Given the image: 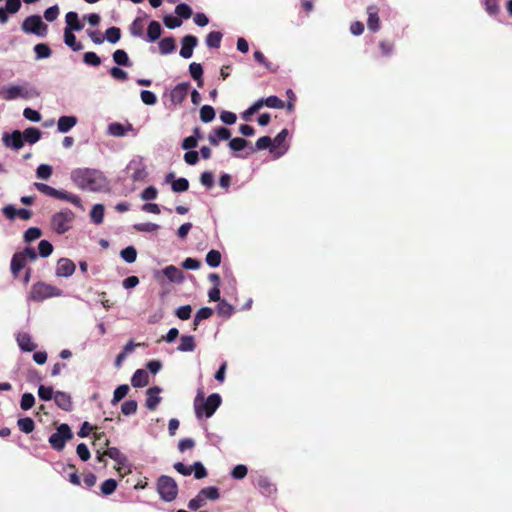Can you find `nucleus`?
<instances>
[{"mask_svg": "<svg viewBox=\"0 0 512 512\" xmlns=\"http://www.w3.org/2000/svg\"><path fill=\"white\" fill-rule=\"evenodd\" d=\"M71 181L76 187L89 192H102L108 189L104 173L93 168H77L71 172Z\"/></svg>", "mask_w": 512, "mask_h": 512, "instance_id": "1", "label": "nucleus"}, {"mask_svg": "<svg viewBox=\"0 0 512 512\" xmlns=\"http://www.w3.org/2000/svg\"><path fill=\"white\" fill-rule=\"evenodd\" d=\"M40 95L38 90L28 85H11L2 88L0 96L7 101H12L17 98H23L26 100L36 98Z\"/></svg>", "mask_w": 512, "mask_h": 512, "instance_id": "2", "label": "nucleus"}, {"mask_svg": "<svg viewBox=\"0 0 512 512\" xmlns=\"http://www.w3.org/2000/svg\"><path fill=\"white\" fill-rule=\"evenodd\" d=\"M156 490L164 502H172L178 496V484L170 476L161 475L156 482Z\"/></svg>", "mask_w": 512, "mask_h": 512, "instance_id": "3", "label": "nucleus"}, {"mask_svg": "<svg viewBox=\"0 0 512 512\" xmlns=\"http://www.w3.org/2000/svg\"><path fill=\"white\" fill-rule=\"evenodd\" d=\"M63 294L62 290L45 282L35 283L30 291L29 298L33 301H43L51 297H59Z\"/></svg>", "mask_w": 512, "mask_h": 512, "instance_id": "4", "label": "nucleus"}, {"mask_svg": "<svg viewBox=\"0 0 512 512\" xmlns=\"http://www.w3.org/2000/svg\"><path fill=\"white\" fill-rule=\"evenodd\" d=\"M72 438L73 432L70 426L66 423H62L56 428V431L50 435L48 442L54 450L62 451L65 448L66 442Z\"/></svg>", "mask_w": 512, "mask_h": 512, "instance_id": "5", "label": "nucleus"}, {"mask_svg": "<svg viewBox=\"0 0 512 512\" xmlns=\"http://www.w3.org/2000/svg\"><path fill=\"white\" fill-rule=\"evenodd\" d=\"M222 399L218 393H213L207 397L205 401L198 403V398L195 400V413L198 418L204 413L206 418H210L218 407L221 405Z\"/></svg>", "mask_w": 512, "mask_h": 512, "instance_id": "6", "label": "nucleus"}, {"mask_svg": "<svg viewBox=\"0 0 512 512\" xmlns=\"http://www.w3.org/2000/svg\"><path fill=\"white\" fill-rule=\"evenodd\" d=\"M21 29L27 34H33L41 38L45 37L48 32V26L36 14L26 17L22 22Z\"/></svg>", "mask_w": 512, "mask_h": 512, "instance_id": "7", "label": "nucleus"}, {"mask_svg": "<svg viewBox=\"0 0 512 512\" xmlns=\"http://www.w3.org/2000/svg\"><path fill=\"white\" fill-rule=\"evenodd\" d=\"M73 219L74 213L69 209H64L52 216L51 227L57 234L62 235L72 227Z\"/></svg>", "mask_w": 512, "mask_h": 512, "instance_id": "8", "label": "nucleus"}, {"mask_svg": "<svg viewBox=\"0 0 512 512\" xmlns=\"http://www.w3.org/2000/svg\"><path fill=\"white\" fill-rule=\"evenodd\" d=\"M190 87V82H181L174 86L169 94L171 103L175 106L182 104L189 93Z\"/></svg>", "mask_w": 512, "mask_h": 512, "instance_id": "9", "label": "nucleus"}, {"mask_svg": "<svg viewBox=\"0 0 512 512\" xmlns=\"http://www.w3.org/2000/svg\"><path fill=\"white\" fill-rule=\"evenodd\" d=\"M127 170L132 171L133 181H142L147 177L146 166L142 158L132 159L127 165Z\"/></svg>", "mask_w": 512, "mask_h": 512, "instance_id": "10", "label": "nucleus"}, {"mask_svg": "<svg viewBox=\"0 0 512 512\" xmlns=\"http://www.w3.org/2000/svg\"><path fill=\"white\" fill-rule=\"evenodd\" d=\"M2 141L6 147L13 150H19L24 146V138L19 130H14L12 133H4Z\"/></svg>", "mask_w": 512, "mask_h": 512, "instance_id": "11", "label": "nucleus"}, {"mask_svg": "<svg viewBox=\"0 0 512 512\" xmlns=\"http://www.w3.org/2000/svg\"><path fill=\"white\" fill-rule=\"evenodd\" d=\"M198 44V39L194 35H186L181 40L180 56L184 59H189L193 55V50Z\"/></svg>", "mask_w": 512, "mask_h": 512, "instance_id": "12", "label": "nucleus"}, {"mask_svg": "<svg viewBox=\"0 0 512 512\" xmlns=\"http://www.w3.org/2000/svg\"><path fill=\"white\" fill-rule=\"evenodd\" d=\"M76 265L68 258H60L57 262L55 274L58 277L68 278L75 272Z\"/></svg>", "mask_w": 512, "mask_h": 512, "instance_id": "13", "label": "nucleus"}, {"mask_svg": "<svg viewBox=\"0 0 512 512\" xmlns=\"http://www.w3.org/2000/svg\"><path fill=\"white\" fill-rule=\"evenodd\" d=\"M134 131V127L131 123L122 124L112 122L107 126V134L113 137H124L128 132Z\"/></svg>", "mask_w": 512, "mask_h": 512, "instance_id": "14", "label": "nucleus"}, {"mask_svg": "<svg viewBox=\"0 0 512 512\" xmlns=\"http://www.w3.org/2000/svg\"><path fill=\"white\" fill-rule=\"evenodd\" d=\"M231 138V131L226 127H218L208 134V141L211 145L217 146L220 141H226Z\"/></svg>", "mask_w": 512, "mask_h": 512, "instance_id": "15", "label": "nucleus"}, {"mask_svg": "<svg viewBox=\"0 0 512 512\" xmlns=\"http://www.w3.org/2000/svg\"><path fill=\"white\" fill-rule=\"evenodd\" d=\"M162 392V388L159 386H153L147 389V399L145 402V406L148 410H155L158 404L161 402L162 398L159 394Z\"/></svg>", "mask_w": 512, "mask_h": 512, "instance_id": "16", "label": "nucleus"}, {"mask_svg": "<svg viewBox=\"0 0 512 512\" xmlns=\"http://www.w3.org/2000/svg\"><path fill=\"white\" fill-rule=\"evenodd\" d=\"M53 399L57 407H59L60 409L67 412L73 410L72 398L69 393L64 391H56Z\"/></svg>", "mask_w": 512, "mask_h": 512, "instance_id": "17", "label": "nucleus"}, {"mask_svg": "<svg viewBox=\"0 0 512 512\" xmlns=\"http://www.w3.org/2000/svg\"><path fill=\"white\" fill-rule=\"evenodd\" d=\"M16 341L21 351L32 352L36 349L37 345L32 341V337L27 332H18Z\"/></svg>", "mask_w": 512, "mask_h": 512, "instance_id": "18", "label": "nucleus"}, {"mask_svg": "<svg viewBox=\"0 0 512 512\" xmlns=\"http://www.w3.org/2000/svg\"><path fill=\"white\" fill-rule=\"evenodd\" d=\"M379 9L375 5H370L367 7V26L368 29L372 32H377L380 29V20L378 16Z\"/></svg>", "mask_w": 512, "mask_h": 512, "instance_id": "19", "label": "nucleus"}, {"mask_svg": "<svg viewBox=\"0 0 512 512\" xmlns=\"http://www.w3.org/2000/svg\"><path fill=\"white\" fill-rule=\"evenodd\" d=\"M255 485L264 495H270L276 491V486L272 483L269 477L264 475L257 477Z\"/></svg>", "mask_w": 512, "mask_h": 512, "instance_id": "20", "label": "nucleus"}, {"mask_svg": "<svg viewBox=\"0 0 512 512\" xmlns=\"http://www.w3.org/2000/svg\"><path fill=\"white\" fill-rule=\"evenodd\" d=\"M77 122L78 119L76 116H61L57 122V129L60 133H67L77 124Z\"/></svg>", "mask_w": 512, "mask_h": 512, "instance_id": "21", "label": "nucleus"}, {"mask_svg": "<svg viewBox=\"0 0 512 512\" xmlns=\"http://www.w3.org/2000/svg\"><path fill=\"white\" fill-rule=\"evenodd\" d=\"M66 27L70 31H81L84 27L83 23L79 20L77 12L70 11L65 16Z\"/></svg>", "mask_w": 512, "mask_h": 512, "instance_id": "22", "label": "nucleus"}, {"mask_svg": "<svg viewBox=\"0 0 512 512\" xmlns=\"http://www.w3.org/2000/svg\"><path fill=\"white\" fill-rule=\"evenodd\" d=\"M27 261L20 252H16L11 259L10 269L12 275L17 278L19 272L25 267Z\"/></svg>", "mask_w": 512, "mask_h": 512, "instance_id": "23", "label": "nucleus"}, {"mask_svg": "<svg viewBox=\"0 0 512 512\" xmlns=\"http://www.w3.org/2000/svg\"><path fill=\"white\" fill-rule=\"evenodd\" d=\"M162 273L171 281L174 283H181L184 279L183 272L181 269L174 265L166 266Z\"/></svg>", "mask_w": 512, "mask_h": 512, "instance_id": "24", "label": "nucleus"}, {"mask_svg": "<svg viewBox=\"0 0 512 512\" xmlns=\"http://www.w3.org/2000/svg\"><path fill=\"white\" fill-rule=\"evenodd\" d=\"M54 198L68 201V202L72 203L74 206H76L80 209H84L83 205H82L81 198L79 196H77L73 193L67 192L65 190L57 189V193L55 194Z\"/></svg>", "mask_w": 512, "mask_h": 512, "instance_id": "25", "label": "nucleus"}, {"mask_svg": "<svg viewBox=\"0 0 512 512\" xmlns=\"http://www.w3.org/2000/svg\"><path fill=\"white\" fill-rule=\"evenodd\" d=\"M149 382V375L146 370L144 369H137L132 378H131V384L135 388H141L148 384Z\"/></svg>", "mask_w": 512, "mask_h": 512, "instance_id": "26", "label": "nucleus"}, {"mask_svg": "<svg viewBox=\"0 0 512 512\" xmlns=\"http://www.w3.org/2000/svg\"><path fill=\"white\" fill-rule=\"evenodd\" d=\"M64 43L75 52L83 49L82 43L77 41L76 36L70 29H64Z\"/></svg>", "mask_w": 512, "mask_h": 512, "instance_id": "27", "label": "nucleus"}, {"mask_svg": "<svg viewBox=\"0 0 512 512\" xmlns=\"http://www.w3.org/2000/svg\"><path fill=\"white\" fill-rule=\"evenodd\" d=\"M162 28L158 21L152 20L147 29V38L148 42H155L161 36Z\"/></svg>", "mask_w": 512, "mask_h": 512, "instance_id": "28", "label": "nucleus"}, {"mask_svg": "<svg viewBox=\"0 0 512 512\" xmlns=\"http://www.w3.org/2000/svg\"><path fill=\"white\" fill-rule=\"evenodd\" d=\"M196 348L195 338L192 335H182L177 350L180 352H193Z\"/></svg>", "mask_w": 512, "mask_h": 512, "instance_id": "29", "label": "nucleus"}, {"mask_svg": "<svg viewBox=\"0 0 512 512\" xmlns=\"http://www.w3.org/2000/svg\"><path fill=\"white\" fill-rule=\"evenodd\" d=\"M189 73L191 77L197 81V86L202 87L203 86V67L200 63L192 62L189 65Z\"/></svg>", "mask_w": 512, "mask_h": 512, "instance_id": "30", "label": "nucleus"}, {"mask_svg": "<svg viewBox=\"0 0 512 512\" xmlns=\"http://www.w3.org/2000/svg\"><path fill=\"white\" fill-rule=\"evenodd\" d=\"M176 48L175 40L173 37H165L159 41V50L162 55L172 53Z\"/></svg>", "mask_w": 512, "mask_h": 512, "instance_id": "31", "label": "nucleus"}, {"mask_svg": "<svg viewBox=\"0 0 512 512\" xmlns=\"http://www.w3.org/2000/svg\"><path fill=\"white\" fill-rule=\"evenodd\" d=\"M24 142L34 144L41 138V131L36 127H29L22 132Z\"/></svg>", "mask_w": 512, "mask_h": 512, "instance_id": "32", "label": "nucleus"}, {"mask_svg": "<svg viewBox=\"0 0 512 512\" xmlns=\"http://www.w3.org/2000/svg\"><path fill=\"white\" fill-rule=\"evenodd\" d=\"M267 148H269L270 152L273 153L275 150V145H273L272 139L269 136H262L256 141L254 148H252V152L264 150Z\"/></svg>", "mask_w": 512, "mask_h": 512, "instance_id": "33", "label": "nucleus"}, {"mask_svg": "<svg viewBox=\"0 0 512 512\" xmlns=\"http://www.w3.org/2000/svg\"><path fill=\"white\" fill-rule=\"evenodd\" d=\"M112 57L113 61L119 66L130 67L132 65L127 52L123 49L114 51Z\"/></svg>", "mask_w": 512, "mask_h": 512, "instance_id": "34", "label": "nucleus"}, {"mask_svg": "<svg viewBox=\"0 0 512 512\" xmlns=\"http://www.w3.org/2000/svg\"><path fill=\"white\" fill-rule=\"evenodd\" d=\"M105 455L121 465L127 462V457L116 447L108 448Z\"/></svg>", "mask_w": 512, "mask_h": 512, "instance_id": "35", "label": "nucleus"}, {"mask_svg": "<svg viewBox=\"0 0 512 512\" xmlns=\"http://www.w3.org/2000/svg\"><path fill=\"white\" fill-rule=\"evenodd\" d=\"M104 205L103 204H95L92 209H91V212H90V217H91V221L96 224V225H99L103 222V218H104Z\"/></svg>", "mask_w": 512, "mask_h": 512, "instance_id": "36", "label": "nucleus"}, {"mask_svg": "<svg viewBox=\"0 0 512 512\" xmlns=\"http://www.w3.org/2000/svg\"><path fill=\"white\" fill-rule=\"evenodd\" d=\"M205 261L208 266L216 268L221 264V253L218 250L212 249L206 254Z\"/></svg>", "mask_w": 512, "mask_h": 512, "instance_id": "37", "label": "nucleus"}, {"mask_svg": "<svg viewBox=\"0 0 512 512\" xmlns=\"http://www.w3.org/2000/svg\"><path fill=\"white\" fill-rule=\"evenodd\" d=\"M222 33L219 31H212L206 37V45L209 48H219L222 40Z\"/></svg>", "mask_w": 512, "mask_h": 512, "instance_id": "38", "label": "nucleus"}, {"mask_svg": "<svg viewBox=\"0 0 512 512\" xmlns=\"http://www.w3.org/2000/svg\"><path fill=\"white\" fill-rule=\"evenodd\" d=\"M36 59H46L51 56V49L46 43H38L33 48Z\"/></svg>", "mask_w": 512, "mask_h": 512, "instance_id": "39", "label": "nucleus"}, {"mask_svg": "<svg viewBox=\"0 0 512 512\" xmlns=\"http://www.w3.org/2000/svg\"><path fill=\"white\" fill-rule=\"evenodd\" d=\"M120 257L126 263H129V264L134 263L137 258V251L134 246H127L126 248L121 250Z\"/></svg>", "mask_w": 512, "mask_h": 512, "instance_id": "40", "label": "nucleus"}, {"mask_svg": "<svg viewBox=\"0 0 512 512\" xmlns=\"http://www.w3.org/2000/svg\"><path fill=\"white\" fill-rule=\"evenodd\" d=\"M17 425H18L19 429L25 434L31 433L35 428V423H34L33 419L30 417H24V418L18 419Z\"/></svg>", "mask_w": 512, "mask_h": 512, "instance_id": "41", "label": "nucleus"}, {"mask_svg": "<svg viewBox=\"0 0 512 512\" xmlns=\"http://www.w3.org/2000/svg\"><path fill=\"white\" fill-rule=\"evenodd\" d=\"M215 118V110L210 105H204L200 109V119L204 123H210Z\"/></svg>", "mask_w": 512, "mask_h": 512, "instance_id": "42", "label": "nucleus"}, {"mask_svg": "<svg viewBox=\"0 0 512 512\" xmlns=\"http://www.w3.org/2000/svg\"><path fill=\"white\" fill-rule=\"evenodd\" d=\"M485 11L492 17H496L500 12L499 0H484Z\"/></svg>", "mask_w": 512, "mask_h": 512, "instance_id": "43", "label": "nucleus"}, {"mask_svg": "<svg viewBox=\"0 0 512 512\" xmlns=\"http://www.w3.org/2000/svg\"><path fill=\"white\" fill-rule=\"evenodd\" d=\"M264 106V98L258 99L255 101L248 109H246L242 113V118L246 121L250 119V117L259 111Z\"/></svg>", "mask_w": 512, "mask_h": 512, "instance_id": "44", "label": "nucleus"}, {"mask_svg": "<svg viewBox=\"0 0 512 512\" xmlns=\"http://www.w3.org/2000/svg\"><path fill=\"white\" fill-rule=\"evenodd\" d=\"M130 388L127 384L119 385L113 393V398L111 403L113 405H116L118 402H120L129 392Z\"/></svg>", "mask_w": 512, "mask_h": 512, "instance_id": "45", "label": "nucleus"}, {"mask_svg": "<svg viewBox=\"0 0 512 512\" xmlns=\"http://www.w3.org/2000/svg\"><path fill=\"white\" fill-rule=\"evenodd\" d=\"M117 481L113 478L105 480L100 487L101 493L105 496L113 494L117 488Z\"/></svg>", "mask_w": 512, "mask_h": 512, "instance_id": "46", "label": "nucleus"}, {"mask_svg": "<svg viewBox=\"0 0 512 512\" xmlns=\"http://www.w3.org/2000/svg\"><path fill=\"white\" fill-rule=\"evenodd\" d=\"M217 312L219 315L229 318L234 313V307L226 300H222L217 305Z\"/></svg>", "mask_w": 512, "mask_h": 512, "instance_id": "47", "label": "nucleus"}, {"mask_svg": "<svg viewBox=\"0 0 512 512\" xmlns=\"http://www.w3.org/2000/svg\"><path fill=\"white\" fill-rule=\"evenodd\" d=\"M121 38V30L118 27H110L105 31V37L109 43L115 44L117 43Z\"/></svg>", "mask_w": 512, "mask_h": 512, "instance_id": "48", "label": "nucleus"}, {"mask_svg": "<svg viewBox=\"0 0 512 512\" xmlns=\"http://www.w3.org/2000/svg\"><path fill=\"white\" fill-rule=\"evenodd\" d=\"M188 188H189V181L184 177H180V178L172 181L171 189L173 192H176V193L185 192L188 190Z\"/></svg>", "mask_w": 512, "mask_h": 512, "instance_id": "49", "label": "nucleus"}, {"mask_svg": "<svg viewBox=\"0 0 512 512\" xmlns=\"http://www.w3.org/2000/svg\"><path fill=\"white\" fill-rule=\"evenodd\" d=\"M199 494L204 499L207 498V499L212 500V501H215V500L219 499V497H220L218 488L214 487V486H210V487H206V488L201 489L199 491Z\"/></svg>", "mask_w": 512, "mask_h": 512, "instance_id": "50", "label": "nucleus"}, {"mask_svg": "<svg viewBox=\"0 0 512 512\" xmlns=\"http://www.w3.org/2000/svg\"><path fill=\"white\" fill-rule=\"evenodd\" d=\"M248 141L241 137L230 139L228 146L232 151L238 152L247 147Z\"/></svg>", "mask_w": 512, "mask_h": 512, "instance_id": "51", "label": "nucleus"}, {"mask_svg": "<svg viewBox=\"0 0 512 512\" xmlns=\"http://www.w3.org/2000/svg\"><path fill=\"white\" fill-rule=\"evenodd\" d=\"M175 13L178 15L179 19H189L192 16V9L186 3H180L175 8Z\"/></svg>", "mask_w": 512, "mask_h": 512, "instance_id": "52", "label": "nucleus"}, {"mask_svg": "<svg viewBox=\"0 0 512 512\" xmlns=\"http://www.w3.org/2000/svg\"><path fill=\"white\" fill-rule=\"evenodd\" d=\"M35 404V397L32 393L26 392L22 395L21 401H20V407L22 410H29L31 409Z\"/></svg>", "mask_w": 512, "mask_h": 512, "instance_id": "53", "label": "nucleus"}, {"mask_svg": "<svg viewBox=\"0 0 512 512\" xmlns=\"http://www.w3.org/2000/svg\"><path fill=\"white\" fill-rule=\"evenodd\" d=\"M54 391L51 386L40 385L38 388V396L43 401H50L54 398Z\"/></svg>", "mask_w": 512, "mask_h": 512, "instance_id": "54", "label": "nucleus"}, {"mask_svg": "<svg viewBox=\"0 0 512 512\" xmlns=\"http://www.w3.org/2000/svg\"><path fill=\"white\" fill-rule=\"evenodd\" d=\"M264 105L273 109H282L285 106L284 102L275 95L264 98Z\"/></svg>", "mask_w": 512, "mask_h": 512, "instance_id": "55", "label": "nucleus"}, {"mask_svg": "<svg viewBox=\"0 0 512 512\" xmlns=\"http://www.w3.org/2000/svg\"><path fill=\"white\" fill-rule=\"evenodd\" d=\"M83 62L89 66L97 67L101 64V59L95 52H85Z\"/></svg>", "mask_w": 512, "mask_h": 512, "instance_id": "56", "label": "nucleus"}, {"mask_svg": "<svg viewBox=\"0 0 512 512\" xmlns=\"http://www.w3.org/2000/svg\"><path fill=\"white\" fill-rule=\"evenodd\" d=\"M52 175V167L48 164H40L36 169V176L39 179L47 180Z\"/></svg>", "mask_w": 512, "mask_h": 512, "instance_id": "57", "label": "nucleus"}, {"mask_svg": "<svg viewBox=\"0 0 512 512\" xmlns=\"http://www.w3.org/2000/svg\"><path fill=\"white\" fill-rule=\"evenodd\" d=\"M41 235H42V231L40 228L30 227L24 233V241L27 243H30V242L40 238Z\"/></svg>", "mask_w": 512, "mask_h": 512, "instance_id": "58", "label": "nucleus"}, {"mask_svg": "<svg viewBox=\"0 0 512 512\" xmlns=\"http://www.w3.org/2000/svg\"><path fill=\"white\" fill-rule=\"evenodd\" d=\"M137 407H138L137 401L128 400V401H125L121 405V412L126 416H130V415H133L136 413Z\"/></svg>", "mask_w": 512, "mask_h": 512, "instance_id": "59", "label": "nucleus"}, {"mask_svg": "<svg viewBox=\"0 0 512 512\" xmlns=\"http://www.w3.org/2000/svg\"><path fill=\"white\" fill-rule=\"evenodd\" d=\"M38 251L41 257H48L53 252V245L48 240H41L38 244Z\"/></svg>", "mask_w": 512, "mask_h": 512, "instance_id": "60", "label": "nucleus"}, {"mask_svg": "<svg viewBox=\"0 0 512 512\" xmlns=\"http://www.w3.org/2000/svg\"><path fill=\"white\" fill-rule=\"evenodd\" d=\"M248 473V468L244 464L236 465L231 471V477L237 480H241L246 477Z\"/></svg>", "mask_w": 512, "mask_h": 512, "instance_id": "61", "label": "nucleus"}, {"mask_svg": "<svg viewBox=\"0 0 512 512\" xmlns=\"http://www.w3.org/2000/svg\"><path fill=\"white\" fill-rule=\"evenodd\" d=\"M192 472L194 473L195 479H203L208 474L207 469L200 461L193 463Z\"/></svg>", "mask_w": 512, "mask_h": 512, "instance_id": "62", "label": "nucleus"}, {"mask_svg": "<svg viewBox=\"0 0 512 512\" xmlns=\"http://www.w3.org/2000/svg\"><path fill=\"white\" fill-rule=\"evenodd\" d=\"M140 98L144 104L149 106L155 105L157 103V97L155 93L150 90H142L140 93Z\"/></svg>", "mask_w": 512, "mask_h": 512, "instance_id": "63", "label": "nucleus"}, {"mask_svg": "<svg viewBox=\"0 0 512 512\" xmlns=\"http://www.w3.org/2000/svg\"><path fill=\"white\" fill-rule=\"evenodd\" d=\"M142 18H136L130 25V33L134 37H141L143 35Z\"/></svg>", "mask_w": 512, "mask_h": 512, "instance_id": "64", "label": "nucleus"}]
</instances>
